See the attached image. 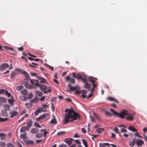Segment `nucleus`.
I'll use <instances>...</instances> for the list:
<instances>
[{
    "instance_id": "25",
    "label": "nucleus",
    "mask_w": 147,
    "mask_h": 147,
    "mask_svg": "<svg viewBox=\"0 0 147 147\" xmlns=\"http://www.w3.org/2000/svg\"><path fill=\"white\" fill-rule=\"evenodd\" d=\"M3 107L4 108L5 110H9L10 109V106L8 104H5L3 105Z\"/></svg>"
},
{
    "instance_id": "16",
    "label": "nucleus",
    "mask_w": 147,
    "mask_h": 147,
    "mask_svg": "<svg viewBox=\"0 0 147 147\" xmlns=\"http://www.w3.org/2000/svg\"><path fill=\"white\" fill-rule=\"evenodd\" d=\"M7 111L6 110L2 109L1 110V114L3 116H7Z\"/></svg>"
},
{
    "instance_id": "47",
    "label": "nucleus",
    "mask_w": 147,
    "mask_h": 147,
    "mask_svg": "<svg viewBox=\"0 0 147 147\" xmlns=\"http://www.w3.org/2000/svg\"><path fill=\"white\" fill-rule=\"evenodd\" d=\"M65 132L64 131H62L59 132L57 134V136L61 135H63L65 134Z\"/></svg>"
},
{
    "instance_id": "32",
    "label": "nucleus",
    "mask_w": 147,
    "mask_h": 147,
    "mask_svg": "<svg viewBox=\"0 0 147 147\" xmlns=\"http://www.w3.org/2000/svg\"><path fill=\"white\" fill-rule=\"evenodd\" d=\"M6 134L3 133H0V137H1V140H4L5 138V137Z\"/></svg>"
},
{
    "instance_id": "5",
    "label": "nucleus",
    "mask_w": 147,
    "mask_h": 147,
    "mask_svg": "<svg viewBox=\"0 0 147 147\" xmlns=\"http://www.w3.org/2000/svg\"><path fill=\"white\" fill-rule=\"evenodd\" d=\"M76 95H79L81 93H82V95L81 96L83 98H88L91 97L93 94V92H91L89 94L88 96L86 95V93L87 92H74Z\"/></svg>"
},
{
    "instance_id": "3",
    "label": "nucleus",
    "mask_w": 147,
    "mask_h": 147,
    "mask_svg": "<svg viewBox=\"0 0 147 147\" xmlns=\"http://www.w3.org/2000/svg\"><path fill=\"white\" fill-rule=\"evenodd\" d=\"M30 82L34 85V88H40L43 92H50L51 91V89L50 87L48 88L43 84H39L38 82L36 80H30Z\"/></svg>"
},
{
    "instance_id": "12",
    "label": "nucleus",
    "mask_w": 147,
    "mask_h": 147,
    "mask_svg": "<svg viewBox=\"0 0 147 147\" xmlns=\"http://www.w3.org/2000/svg\"><path fill=\"white\" fill-rule=\"evenodd\" d=\"M136 142V139H134L132 141L129 142V145L130 146L133 147L134 146Z\"/></svg>"
},
{
    "instance_id": "19",
    "label": "nucleus",
    "mask_w": 147,
    "mask_h": 147,
    "mask_svg": "<svg viewBox=\"0 0 147 147\" xmlns=\"http://www.w3.org/2000/svg\"><path fill=\"white\" fill-rule=\"evenodd\" d=\"M104 130L105 129L104 128L100 127L97 129L96 131L98 133L100 134L102 133Z\"/></svg>"
},
{
    "instance_id": "11",
    "label": "nucleus",
    "mask_w": 147,
    "mask_h": 147,
    "mask_svg": "<svg viewBox=\"0 0 147 147\" xmlns=\"http://www.w3.org/2000/svg\"><path fill=\"white\" fill-rule=\"evenodd\" d=\"M24 142L27 145H33L34 144V142L30 140H23Z\"/></svg>"
},
{
    "instance_id": "6",
    "label": "nucleus",
    "mask_w": 147,
    "mask_h": 147,
    "mask_svg": "<svg viewBox=\"0 0 147 147\" xmlns=\"http://www.w3.org/2000/svg\"><path fill=\"white\" fill-rule=\"evenodd\" d=\"M68 86L71 91H74V92H80L79 90V87L78 86H76L74 87H73L70 84H68Z\"/></svg>"
},
{
    "instance_id": "10",
    "label": "nucleus",
    "mask_w": 147,
    "mask_h": 147,
    "mask_svg": "<svg viewBox=\"0 0 147 147\" xmlns=\"http://www.w3.org/2000/svg\"><path fill=\"white\" fill-rule=\"evenodd\" d=\"M47 115H48V114L44 113L39 116L36 119V120L37 121H39V120L44 118L46 117Z\"/></svg>"
},
{
    "instance_id": "17",
    "label": "nucleus",
    "mask_w": 147,
    "mask_h": 147,
    "mask_svg": "<svg viewBox=\"0 0 147 147\" xmlns=\"http://www.w3.org/2000/svg\"><path fill=\"white\" fill-rule=\"evenodd\" d=\"M33 85V86L31 84H25V86L26 87V88H27L28 89H31L32 88H34V85Z\"/></svg>"
},
{
    "instance_id": "26",
    "label": "nucleus",
    "mask_w": 147,
    "mask_h": 147,
    "mask_svg": "<svg viewBox=\"0 0 147 147\" xmlns=\"http://www.w3.org/2000/svg\"><path fill=\"white\" fill-rule=\"evenodd\" d=\"M25 106L26 108L28 109H30L31 108V107L32 106V103H27L25 104Z\"/></svg>"
},
{
    "instance_id": "21",
    "label": "nucleus",
    "mask_w": 147,
    "mask_h": 147,
    "mask_svg": "<svg viewBox=\"0 0 147 147\" xmlns=\"http://www.w3.org/2000/svg\"><path fill=\"white\" fill-rule=\"evenodd\" d=\"M107 99L109 100L110 101H114L115 102L118 103V101L116 99L113 98V97H109L107 98Z\"/></svg>"
},
{
    "instance_id": "28",
    "label": "nucleus",
    "mask_w": 147,
    "mask_h": 147,
    "mask_svg": "<svg viewBox=\"0 0 147 147\" xmlns=\"http://www.w3.org/2000/svg\"><path fill=\"white\" fill-rule=\"evenodd\" d=\"M36 136L37 138H41L42 137L43 134L41 133H38L36 134Z\"/></svg>"
},
{
    "instance_id": "29",
    "label": "nucleus",
    "mask_w": 147,
    "mask_h": 147,
    "mask_svg": "<svg viewBox=\"0 0 147 147\" xmlns=\"http://www.w3.org/2000/svg\"><path fill=\"white\" fill-rule=\"evenodd\" d=\"M27 134L26 133H24L23 134H21L20 136V138L22 139H24V140H25L24 139L26 138H27L26 135Z\"/></svg>"
},
{
    "instance_id": "43",
    "label": "nucleus",
    "mask_w": 147,
    "mask_h": 147,
    "mask_svg": "<svg viewBox=\"0 0 147 147\" xmlns=\"http://www.w3.org/2000/svg\"><path fill=\"white\" fill-rule=\"evenodd\" d=\"M40 112V111L38 110H38H36V111H35L34 113V114L35 115L37 116L38 115V113Z\"/></svg>"
},
{
    "instance_id": "59",
    "label": "nucleus",
    "mask_w": 147,
    "mask_h": 147,
    "mask_svg": "<svg viewBox=\"0 0 147 147\" xmlns=\"http://www.w3.org/2000/svg\"><path fill=\"white\" fill-rule=\"evenodd\" d=\"M51 106L52 109L53 110V111H54L55 110V108L53 106V103H51Z\"/></svg>"
},
{
    "instance_id": "4",
    "label": "nucleus",
    "mask_w": 147,
    "mask_h": 147,
    "mask_svg": "<svg viewBox=\"0 0 147 147\" xmlns=\"http://www.w3.org/2000/svg\"><path fill=\"white\" fill-rule=\"evenodd\" d=\"M110 111L113 112V115L118 116L119 118L122 119H124L125 116L128 115V111L125 109L121 111L119 113L117 111H114V110L112 109H110Z\"/></svg>"
},
{
    "instance_id": "55",
    "label": "nucleus",
    "mask_w": 147,
    "mask_h": 147,
    "mask_svg": "<svg viewBox=\"0 0 147 147\" xmlns=\"http://www.w3.org/2000/svg\"><path fill=\"white\" fill-rule=\"evenodd\" d=\"M29 81L28 80H25V81H24L23 82V83H24V85H25V84H29Z\"/></svg>"
},
{
    "instance_id": "14",
    "label": "nucleus",
    "mask_w": 147,
    "mask_h": 147,
    "mask_svg": "<svg viewBox=\"0 0 147 147\" xmlns=\"http://www.w3.org/2000/svg\"><path fill=\"white\" fill-rule=\"evenodd\" d=\"M10 113L11 114V115L10 116V118H13V117L16 116L18 114V112L15 111H13L12 112L11 111Z\"/></svg>"
},
{
    "instance_id": "63",
    "label": "nucleus",
    "mask_w": 147,
    "mask_h": 147,
    "mask_svg": "<svg viewBox=\"0 0 147 147\" xmlns=\"http://www.w3.org/2000/svg\"><path fill=\"white\" fill-rule=\"evenodd\" d=\"M143 130L144 131V132L143 134H145V132L146 131H147V128H143Z\"/></svg>"
},
{
    "instance_id": "45",
    "label": "nucleus",
    "mask_w": 147,
    "mask_h": 147,
    "mask_svg": "<svg viewBox=\"0 0 147 147\" xmlns=\"http://www.w3.org/2000/svg\"><path fill=\"white\" fill-rule=\"evenodd\" d=\"M6 146V144L4 142H1L0 143V146L4 147L5 146Z\"/></svg>"
},
{
    "instance_id": "13",
    "label": "nucleus",
    "mask_w": 147,
    "mask_h": 147,
    "mask_svg": "<svg viewBox=\"0 0 147 147\" xmlns=\"http://www.w3.org/2000/svg\"><path fill=\"white\" fill-rule=\"evenodd\" d=\"M69 80L71 83L74 84L75 82V80L74 78H71L69 76L66 77V81H68Z\"/></svg>"
},
{
    "instance_id": "52",
    "label": "nucleus",
    "mask_w": 147,
    "mask_h": 147,
    "mask_svg": "<svg viewBox=\"0 0 147 147\" xmlns=\"http://www.w3.org/2000/svg\"><path fill=\"white\" fill-rule=\"evenodd\" d=\"M114 130L117 133L119 134V132H118L119 130L117 127H115V128L114 129Z\"/></svg>"
},
{
    "instance_id": "51",
    "label": "nucleus",
    "mask_w": 147,
    "mask_h": 147,
    "mask_svg": "<svg viewBox=\"0 0 147 147\" xmlns=\"http://www.w3.org/2000/svg\"><path fill=\"white\" fill-rule=\"evenodd\" d=\"M48 133V131H44L43 134V136L44 137H45L47 135V134Z\"/></svg>"
},
{
    "instance_id": "27",
    "label": "nucleus",
    "mask_w": 147,
    "mask_h": 147,
    "mask_svg": "<svg viewBox=\"0 0 147 147\" xmlns=\"http://www.w3.org/2000/svg\"><path fill=\"white\" fill-rule=\"evenodd\" d=\"M128 129L133 131L137 132V130L134 127L131 126L128 127Z\"/></svg>"
},
{
    "instance_id": "31",
    "label": "nucleus",
    "mask_w": 147,
    "mask_h": 147,
    "mask_svg": "<svg viewBox=\"0 0 147 147\" xmlns=\"http://www.w3.org/2000/svg\"><path fill=\"white\" fill-rule=\"evenodd\" d=\"M50 123L53 124H56L57 123V121L55 118L52 119L50 121Z\"/></svg>"
},
{
    "instance_id": "30",
    "label": "nucleus",
    "mask_w": 147,
    "mask_h": 147,
    "mask_svg": "<svg viewBox=\"0 0 147 147\" xmlns=\"http://www.w3.org/2000/svg\"><path fill=\"white\" fill-rule=\"evenodd\" d=\"M25 128V126L22 127L20 129V131L22 132H24V133H26Z\"/></svg>"
},
{
    "instance_id": "2",
    "label": "nucleus",
    "mask_w": 147,
    "mask_h": 147,
    "mask_svg": "<svg viewBox=\"0 0 147 147\" xmlns=\"http://www.w3.org/2000/svg\"><path fill=\"white\" fill-rule=\"evenodd\" d=\"M89 78V81L91 82L92 87L91 85L88 83V81L86 79H82V81L85 83L84 88L88 91L94 92V89L97 87L98 85L97 82L94 80V79L97 80V79L92 76H90Z\"/></svg>"
},
{
    "instance_id": "42",
    "label": "nucleus",
    "mask_w": 147,
    "mask_h": 147,
    "mask_svg": "<svg viewBox=\"0 0 147 147\" xmlns=\"http://www.w3.org/2000/svg\"><path fill=\"white\" fill-rule=\"evenodd\" d=\"M49 104L48 105H44V104H42V106H43V108L41 107V108L43 109H44L46 110L45 109V108H46V107L48 108L49 107Z\"/></svg>"
},
{
    "instance_id": "56",
    "label": "nucleus",
    "mask_w": 147,
    "mask_h": 147,
    "mask_svg": "<svg viewBox=\"0 0 147 147\" xmlns=\"http://www.w3.org/2000/svg\"><path fill=\"white\" fill-rule=\"evenodd\" d=\"M45 99V97L44 96H42L40 99V100L42 101L44 100Z\"/></svg>"
},
{
    "instance_id": "1",
    "label": "nucleus",
    "mask_w": 147,
    "mask_h": 147,
    "mask_svg": "<svg viewBox=\"0 0 147 147\" xmlns=\"http://www.w3.org/2000/svg\"><path fill=\"white\" fill-rule=\"evenodd\" d=\"M65 112L67 113V114H65V117L63 120V122L65 124H66L70 122H73L74 120H79L81 119L80 115L74 111L72 107L70 109H66Z\"/></svg>"
},
{
    "instance_id": "35",
    "label": "nucleus",
    "mask_w": 147,
    "mask_h": 147,
    "mask_svg": "<svg viewBox=\"0 0 147 147\" xmlns=\"http://www.w3.org/2000/svg\"><path fill=\"white\" fill-rule=\"evenodd\" d=\"M39 79L40 80V82L46 83L47 81L44 78H40Z\"/></svg>"
},
{
    "instance_id": "18",
    "label": "nucleus",
    "mask_w": 147,
    "mask_h": 147,
    "mask_svg": "<svg viewBox=\"0 0 147 147\" xmlns=\"http://www.w3.org/2000/svg\"><path fill=\"white\" fill-rule=\"evenodd\" d=\"M9 67V65L7 63H4L0 66V68L1 69H4L8 67Z\"/></svg>"
},
{
    "instance_id": "36",
    "label": "nucleus",
    "mask_w": 147,
    "mask_h": 147,
    "mask_svg": "<svg viewBox=\"0 0 147 147\" xmlns=\"http://www.w3.org/2000/svg\"><path fill=\"white\" fill-rule=\"evenodd\" d=\"M9 119L8 118H3L0 117V121L1 122L9 120Z\"/></svg>"
},
{
    "instance_id": "50",
    "label": "nucleus",
    "mask_w": 147,
    "mask_h": 147,
    "mask_svg": "<svg viewBox=\"0 0 147 147\" xmlns=\"http://www.w3.org/2000/svg\"><path fill=\"white\" fill-rule=\"evenodd\" d=\"M0 92H8L6 89H2L0 90Z\"/></svg>"
},
{
    "instance_id": "48",
    "label": "nucleus",
    "mask_w": 147,
    "mask_h": 147,
    "mask_svg": "<svg viewBox=\"0 0 147 147\" xmlns=\"http://www.w3.org/2000/svg\"><path fill=\"white\" fill-rule=\"evenodd\" d=\"M74 141L76 142V143L78 144L79 145H81V142H80L79 140H74Z\"/></svg>"
},
{
    "instance_id": "44",
    "label": "nucleus",
    "mask_w": 147,
    "mask_h": 147,
    "mask_svg": "<svg viewBox=\"0 0 147 147\" xmlns=\"http://www.w3.org/2000/svg\"><path fill=\"white\" fill-rule=\"evenodd\" d=\"M7 147H15L11 143H8L7 144Z\"/></svg>"
},
{
    "instance_id": "20",
    "label": "nucleus",
    "mask_w": 147,
    "mask_h": 147,
    "mask_svg": "<svg viewBox=\"0 0 147 147\" xmlns=\"http://www.w3.org/2000/svg\"><path fill=\"white\" fill-rule=\"evenodd\" d=\"M38 129H36V128H32L31 130L32 133L34 134L38 132Z\"/></svg>"
},
{
    "instance_id": "23",
    "label": "nucleus",
    "mask_w": 147,
    "mask_h": 147,
    "mask_svg": "<svg viewBox=\"0 0 147 147\" xmlns=\"http://www.w3.org/2000/svg\"><path fill=\"white\" fill-rule=\"evenodd\" d=\"M25 76L26 79L27 80H29L30 78L29 75L27 73V72L25 71H24L23 72Z\"/></svg>"
},
{
    "instance_id": "9",
    "label": "nucleus",
    "mask_w": 147,
    "mask_h": 147,
    "mask_svg": "<svg viewBox=\"0 0 147 147\" xmlns=\"http://www.w3.org/2000/svg\"><path fill=\"white\" fill-rule=\"evenodd\" d=\"M136 144L138 147H140L144 144V142L140 139H139L138 140H136Z\"/></svg>"
},
{
    "instance_id": "40",
    "label": "nucleus",
    "mask_w": 147,
    "mask_h": 147,
    "mask_svg": "<svg viewBox=\"0 0 147 147\" xmlns=\"http://www.w3.org/2000/svg\"><path fill=\"white\" fill-rule=\"evenodd\" d=\"M5 95H7L8 97H11V99H13V96H11V94L9 92H4Z\"/></svg>"
},
{
    "instance_id": "62",
    "label": "nucleus",
    "mask_w": 147,
    "mask_h": 147,
    "mask_svg": "<svg viewBox=\"0 0 147 147\" xmlns=\"http://www.w3.org/2000/svg\"><path fill=\"white\" fill-rule=\"evenodd\" d=\"M37 93V94L39 96H41L42 95V92H36Z\"/></svg>"
},
{
    "instance_id": "41",
    "label": "nucleus",
    "mask_w": 147,
    "mask_h": 147,
    "mask_svg": "<svg viewBox=\"0 0 147 147\" xmlns=\"http://www.w3.org/2000/svg\"><path fill=\"white\" fill-rule=\"evenodd\" d=\"M8 102L10 105H13V103L14 102L13 99L11 98L10 99H8Z\"/></svg>"
},
{
    "instance_id": "33",
    "label": "nucleus",
    "mask_w": 147,
    "mask_h": 147,
    "mask_svg": "<svg viewBox=\"0 0 147 147\" xmlns=\"http://www.w3.org/2000/svg\"><path fill=\"white\" fill-rule=\"evenodd\" d=\"M82 76L80 74H76V78L78 79H81L82 80V79H84V78H82Z\"/></svg>"
},
{
    "instance_id": "39",
    "label": "nucleus",
    "mask_w": 147,
    "mask_h": 147,
    "mask_svg": "<svg viewBox=\"0 0 147 147\" xmlns=\"http://www.w3.org/2000/svg\"><path fill=\"white\" fill-rule=\"evenodd\" d=\"M24 88V87L23 86H18L17 88V90L18 91H20L21 90L23 89Z\"/></svg>"
},
{
    "instance_id": "46",
    "label": "nucleus",
    "mask_w": 147,
    "mask_h": 147,
    "mask_svg": "<svg viewBox=\"0 0 147 147\" xmlns=\"http://www.w3.org/2000/svg\"><path fill=\"white\" fill-rule=\"evenodd\" d=\"M34 125L35 126L38 127H41V126L40 125L39 123L37 122H35Z\"/></svg>"
},
{
    "instance_id": "7",
    "label": "nucleus",
    "mask_w": 147,
    "mask_h": 147,
    "mask_svg": "<svg viewBox=\"0 0 147 147\" xmlns=\"http://www.w3.org/2000/svg\"><path fill=\"white\" fill-rule=\"evenodd\" d=\"M28 92H21L23 96H20V99L22 101H25L27 99L26 98V95H28Z\"/></svg>"
},
{
    "instance_id": "24",
    "label": "nucleus",
    "mask_w": 147,
    "mask_h": 147,
    "mask_svg": "<svg viewBox=\"0 0 147 147\" xmlns=\"http://www.w3.org/2000/svg\"><path fill=\"white\" fill-rule=\"evenodd\" d=\"M32 121L31 119H30L26 123V125H27L28 127H30L32 126Z\"/></svg>"
},
{
    "instance_id": "22",
    "label": "nucleus",
    "mask_w": 147,
    "mask_h": 147,
    "mask_svg": "<svg viewBox=\"0 0 147 147\" xmlns=\"http://www.w3.org/2000/svg\"><path fill=\"white\" fill-rule=\"evenodd\" d=\"M7 102L6 99L3 97H0V102L2 103H6Z\"/></svg>"
},
{
    "instance_id": "57",
    "label": "nucleus",
    "mask_w": 147,
    "mask_h": 147,
    "mask_svg": "<svg viewBox=\"0 0 147 147\" xmlns=\"http://www.w3.org/2000/svg\"><path fill=\"white\" fill-rule=\"evenodd\" d=\"M105 144H104V143L103 144H101V143L99 144L100 147H105Z\"/></svg>"
},
{
    "instance_id": "60",
    "label": "nucleus",
    "mask_w": 147,
    "mask_h": 147,
    "mask_svg": "<svg viewBox=\"0 0 147 147\" xmlns=\"http://www.w3.org/2000/svg\"><path fill=\"white\" fill-rule=\"evenodd\" d=\"M15 73L14 72H12L11 74V78H13L14 76Z\"/></svg>"
},
{
    "instance_id": "53",
    "label": "nucleus",
    "mask_w": 147,
    "mask_h": 147,
    "mask_svg": "<svg viewBox=\"0 0 147 147\" xmlns=\"http://www.w3.org/2000/svg\"><path fill=\"white\" fill-rule=\"evenodd\" d=\"M127 130L123 128H121V132H126Z\"/></svg>"
},
{
    "instance_id": "64",
    "label": "nucleus",
    "mask_w": 147,
    "mask_h": 147,
    "mask_svg": "<svg viewBox=\"0 0 147 147\" xmlns=\"http://www.w3.org/2000/svg\"><path fill=\"white\" fill-rule=\"evenodd\" d=\"M74 137L75 138H80V136L77 134H76L74 136Z\"/></svg>"
},
{
    "instance_id": "34",
    "label": "nucleus",
    "mask_w": 147,
    "mask_h": 147,
    "mask_svg": "<svg viewBox=\"0 0 147 147\" xmlns=\"http://www.w3.org/2000/svg\"><path fill=\"white\" fill-rule=\"evenodd\" d=\"M33 96V94L31 92H30V93L27 96H26L27 99H30L32 98Z\"/></svg>"
},
{
    "instance_id": "38",
    "label": "nucleus",
    "mask_w": 147,
    "mask_h": 147,
    "mask_svg": "<svg viewBox=\"0 0 147 147\" xmlns=\"http://www.w3.org/2000/svg\"><path fill=\"white\" fill-rule=\"evenodd\" d=\"M105 114L106 116L109 117H110L112 115L111 114L109 111H105Z\"/></svg>"
},
{
    "instance_id": "37",
    "label": "nucleus",
    "mask_w": 147,
    "mask_h": 147,
    "mask_svg": "<svg viewBox=\"0 0 147 147\" xmlns=\"http://www.w3.org/2000/svg\"><path fill=\"white\" fill-rule=\"evenodd\" d=\"M38 102L36 98H34L32 99V100H31L30 101V102L32 103V102H34L35 103H37Z\"/></svg>"
},
{
    "instance_id": "8",
    "label": "nucleus",
    "mask_w": 147,
    "mask_h": 147,
    "mask_svg": "<svg viewBox=\"0 0 147 147\" xmlns=\"http://www.w3.org/2000/svg\"><path fill=\"white\" fill-rule=\"evenodd\" d=\"M74 140L72 138H66L64 140V142H66L68 145H70L71 144L72 142Z\"/></svg>"
},
{
    "instance_id": "58",
    "label": "nucleus",
    "mask_w": 147,
    "mask_h": 147,
    "mask_svg": "<svg viewBox=\"0 0 147 147\" xmlns=\"http://www.w3.org/2000/svg\"><path fill=\"white\" fill-rule=\"evenodd\" d=\"M82 132L85 133H86V131L85 128H82Z\"/></svg>"
},
{
    "instance_id": "61",
    "label": "nucleus",
    "mask_w": 147,
    "mask_h": 147,
    "mask_svg": "<svg viewBox=\"0 0 147 147\" xmlns=\"http://www.w3.org/2000/svg\"><path fill=\"white\" fill-rule=\"evenodd\" d=\"M67 146L66 145L62 144L59 145V147H66Z\"/></svg>"
},
{
    "instance_id": "54",
    "label": "nucleus",
    "mask_w": 147,
    "mask_h": 147,
    "mask_svg": "<svg viewBox=\"0 0 147 147\" xmlns=\"http://www.w3.org/2000/svg\"><path fill=\"white\" fill-rule=\"evenodd\" d=\"M139 134V133L137 132L135 134V135H136V136H138V137L140 138H142V136L138 135Z\"/></svg>"
},
{
    "instance_id": "15",
    "label": "nucleus",
    "mask_w": 147,
    "mask_h": 147,
    "mask_svg": "<svg viewBox=\"0 0 147 147\" xmlns=\"http://www.w3.org/2000/svg\"><path fill=\"white\" fill-rule=\"evenodd\" d=\"M126 120L131 121L134 119V116L132 114H130L127 117L125 118Z\"/></svg>"
},
{
    "instance_id": "49",
    "label": "nucleus",
    "mask_w": 147,
    "mask_h": 147,
    "mask_svg": "<svg viewBox=\"0 0 147 147\" xmlns=\"http://www.w3.org/2000/svg\"><path fill=\"white\" fill-rule=\"evenodd\" d=\"M82 140L83 142V143L84 145H86L88 144L87 142L84 139H83Z\"/></svg>"
}]
</instances>
